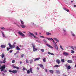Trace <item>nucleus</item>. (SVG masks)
I'll return each instance as SVG.
<instances>
[{"label": "nucleus", "instance_id": "9", "mask_svg": "<svg viewBox=\"0 0 76 76\" xmlns=\"http://www.w3.org/2000/svg\"><path fill=\"white\" fill-rule=\"evenodd\" d=\"M30 34L31 35V36H34V38H38V37H37L36 36H35V35L34 34H33V33H31L30 32H29Z\"/></svg>", "mask_w": 76, "mask_h": 76}, {"label": "nucleus", "instance_id": "29", "mask_svg": "<svg viewBox=\"0 0 76 76\" xmlns=\"http://www.w3.org/2000/svg\"><path fill=\"white\" fill-rule=\"evenodd\" d=\"M60 48L61 50H64V49L63 48V47H62V46H61V45H60Z\"/></svg>", "mask_w": 76, "mask_h": 76}, {"label": "nucleus", "instance_id": "55", "mask_svg": "<svg viewBox=\"0 0 76 76\" xmlns=\"http://www.w3.org/2000/svg\"><path fill=\"white\" fill-rule=\"evenodd\" d=\"M23 57V54H22L21 55V57L22 58Z\"/></svg>", "mask_w": 76, "mask_h": 76}, {"label": "nucleus", "instance_id": "56", "mask_svg": "<svg viewBox=\"0 0 76 76\" xmlns=\"http://www.w3.org/2000/svg\"><path fill=\"white\" fill-rule=\"evenodd\" d=\"M19 53V51H17L16 53H17V54H18V53Z\"/></svg>", "mask_w": 76, "mask_h": 76}, {"label": "nucleus", "instance_id": "25", "mask_svg": "<svg viewBox=\"0 0 76 76\" xmlns=\"http://www.w3.org/2000/svg\"><path fill=\"white\" fill-rule=\"evenodd\" d=\"M46 35H51V34L50 33L47 32L46 33Z\"/></svg>", "mask_w": 76, "mask_h": 76}, {"label": "nucleus", "instance_id": "43", "mask_svg": "<svg viewBox=\"0 0 76 76\" xmlns=\"http://www.w3.org/2000/svg\"><path fill=\"white\" fill-rule=\"evenodd\" d=\"M26 63H28V59L26 60Z\"/></svg>", "mask_w": 76, "mask_h": 76}, {"label": "nucleus", "instance_id": "20", "mask_svg": "<svg viewBox=\"0 0 76 76\" xmlns=\"http://www.w3.org/2000/svg\"><path fill=\"white\" fill-rule=\"evenodd\" d=\"M40 59V58H35L34 59V61H37V60H39Z\"/></svg>", "mask_w": 76, "mask_h": 76}, {"label": "nucleus", "instance_id": "21", "mask_svg": "<svg viewBox=\"0 0 76 76\" xmlns=\"http://www.w3.org/2000/svg\"><path fill=\"white\" fill-rule=\"evenodd\" d=\"M2 58H3L4 57V53H2L1 54Z\"/></svg>", "mask_w": 76, "mask_h": 76}, {"label": "nucleus", "instance_id": "26", "mask_svg": "<svg viewBox=\"0 0 76 76\" xmlns=\"http://www.w3.org/2000/svg\"><path fill=\"white\" fill-rule=\"evenodd\" d=\"M38 66H39L41 67H43L44 66L42 64H38Z\"/></svg>", "mask_w": 76, "mask_h": 76}, {"label": "nucleus", "instance_id": "59", "mask_svg": "<svg viewBox=\"0 0 76 76\" xmlns=\"http://www.w3.org/2000/svg\"><path fill=\"white\" fill-rule=\"evenodd\" d=\"M37 42H40L39 41H38L37 40Z\"/></svg>", "mask_w": 76, "mask_h": 76}, {"label": "nucleus", "instance_id": "40", "mask_svg": "<svg viewBox=\"0 0 76 76\" xmlns=\"http://www.w3.org/2000/svg\"><path fill=\"white\" fill-rule=\"evenodd\" d=\"M30 63L31 64L32 63V62H33V60H30Z\"/></svg>", "mask_w": 76, "mask_h": 76}, {"label": "nucleus", "instance_id": "3", "mask_svg": "<svg viewBox=\"0 0 76 76\" xmlns=\"http://www.w3.org/2000/svg\"><path fill=\"white\" fill-rule=\"evenodd\" d=\"M52 41L53 42V45H53L54 47L55 48L56 50H58V46H57V45L56 43L54 40H53Z\"/></svg>", "mask_w": 76, "mask_h": 76}, {"label": "nucleus", "instance_id": "1", "mask_svg": "<svg viewBox=\"0 0 76 76\" xmlns=\"http://www.w3.org/2000/svg\"><path fill=\"white\" fill-rule=\"evenodd\" d=\"M5 68L6 66L4 65L1 66V68H0V70H1V72H3V71H4V73L7 72V71L4 69Z\"/></svg>", "mask_w": 76, "mask_h": 76}, {"label": "nucleus", "instance_id": "11", "mask_svg": "<svg viewBox=\"0 0 76 76\" xmlns=\"http://www.w3.org/2000/svg\"><path fill=\"white\" fill-rule=\"evenodd\" d=\"M6 45H1V47L2 48H6Z\"/></svg>", "mask_w": 76, "mask_h": 76}, {"label": "nucleus", "instance_id": "31", "mask_svg": "<svg viewBox=\"0 0 76 76\" xmlns=\"http://www.w3.org/2000/svg\"><path fill=\"white\" fill-rule=\"evenodd\" d=\"M43 62L45 63V62H46V59L45 58H44L43 59Z\"/></svg>", "mask_w": 76, "mask_h": 76}, {"label": "nucleus", "instance_id": "48", "mask_svg": "<svg viewBox=\"0 0 76 76\" xmlns=\"http://www.w3.org/2000/svg\"><path fill=\"white\" fill-rule=\"evenodd\" d=\"M31 23L32 25H35V24H34V23L33 22H31Z\"/></svg>", "mask_w": 76, "mask_h": 76}, {"label": "nucleus", "instance_id": "23", "mask_svg": "<svg viewBox=\"0 0 76 76\" xmlns=\"http://www.w3.org/2000/svg\"><path fill=\"white\" fill-rule=\"evenodd\" d=\"M49 72L53 74L54 73V71L53 70H49Z\"/></svg>", "mask_w": 76, "mask_h": 76}, {"label": "nucleus", "instance_id": "27", "mask_svg": "<svg viewBox=\"0 0 76 76\" xmlns=\"http://www.w3.org/2000/svg\"><path fill=\"white\" fill-rule=\"evenodd\" d=\"M71 69V67H70V65H69L67 67V69L69 70V69Z\"/></svg>", "mask_w": 76, "mask_h": 76}, {"label": "nucleus", "instance_id": "35", "mask_svg": "<svg viewBox=\"0 0 76 76\" xmlns=\"http://www.w3.org/2000/svg\"><path fill=\"white\" fill-rule=\"evenodd\" d=\"M71 53H75V51L73 50H72L71 51Z\"/></svg>", "mask_w": 76, "mask_h": 76}, {"label": "nucleus", "instance_id": "33", "mask_svg": "<svg viewBox=\"0 0 76 76\" xmlns=\"http://www.w3.org/2000/svg\"><path fill=\"white\" fill-rule=\"evenodd\" d=\"M61 61H62V62H63V63H64V60L63 59H61Z\"/></svg>", "mask_w": 76, "mask_h": 76}, {"label": "nucleus", "instance_id": "18", "mask_svg": "<svg viewBox=\"0 0 76 76\" xmlns=\"http://www.w3.org/2000/svg\"><path fill=\"white\" fill-rule=\"evenodd\" d=\"M56 73H57L58 74H60V71H59V70H56Z\"/></svg>", "mask_w": 76, "mask_h": 76}, {"label": "nucleus", "instance_id": "60", "mask_svg": "<svg viewBox=\"0 0 76 76\" xmlns=\"http://www.w3.org/2000/svg\"><path fill=\"white\" fill-rule=\"evenodd\" d=\"M37 70H39V69L38 67H37Z\"/></svg>", "mask_w": 76, "mask_h": 76}, {"label": "nucleus", "instance_id": "42", "mask_svg": "<svg viewBox=\"0 0 76 76\" xmlns=\"http://www.w3.org/2000/svg\"><path fill=\"white\" fill-rule=\"evenodd\" d=\"M9 72H11L12 73L13 72V71H12L10 69L9 70Z\"/></svg>", "mask_w": 76, "mask_h": 76}, {"label": "nucleus", "instance_id": "14", "mask_svg": "<svg viewBox=\"0 0 76 76\" xmlns=\"http://www.w3.org/2000/svg\"><path fill=\"white\" fill-rule=\"evenodd\" d=\"M6 58H4V59L3 60V63H6Z\"/></svg>", "mask_w": 76, "mask_h": 76}, {"label": "nucleus", "instance_id": "16", "mask_svg": "<svg viewBox=\"0 0 76 76\" xmlns=\"http://www.w3.org/2000/svg\"><path fill=\"white\" fill-rule=\"evenodd\" d=\"M47 46H48V47H49V48H53V47H52L49 45L47 44Z\"/></svg>", "mask_w": 76, "mask_h": 76}, {"label": "nucleus", "instance_id": "13", "mask_svg": "<svg viewBox=\"0 0 76 76\" xmlns=\"http://www.w3.org/2000/svg\"><path fill=\"white\" fill-rule=\"evenodd\" d=\"M67 62L68 63H72V60H68Z\"/></svg>", "mask_w": 76, "mask_h": 76}, {"label": "nucleus", "instance_id": "47", "mask_svg": "<svg viewBox=\"0 0 76 76\" xmlns=\"http://www.w3.org/2000/svg\"><path fill=\"white\" fill-rule=\"evenodd\" d=\"M45 71L46 72H47V69H45Z\"/></svg>", "mask_w": 76, "mask_h": 76}, {"label": "nucleus", "instance_id": "63", "mask_svg": "<svg viewBox=\"0 0 76 76\" xmlns=\"http://www.w3.org/2000/svg\"><path fill=\"white\" fill-rule=\"evenodd\" d=\"M74 7H76V5H74Z\"/></svg>", "mask_w": 76, "mask_h": 76}, {"label": "nucleus", "instance_id": "24", "mask_svg": "<svg viewBox=\"0 0 76 76\" xmlns=\"http://www.w3.org/2000/svg\"><path fill=\"white\" fill-rule=\"evenodd\" d=\"M30 73H32V69L31 68H30Z\"/></svg>", "mask_w": 76, "mask_h": 76}, {"label": "nucleus", "instance_id": "8", "mask_svg": "<svg viewBox=\"0 0 76 76\" xmlns=\"http://www.w3.org/2000/svg\"><path fill=\"white\" fill-rule=\"evenodd\" d=\"M69 53L66 52H63V55L65 56H69Z\"/></svg>", "mask_w": 76, "mask_h": 76}, {"label": "nucleus", "instance_id": "37", "mask_svg": "<svg viewBox=\"0 0 76 76\" xmlns=\"http://www.w3.org/2000/svg\"><path fill=\"white\" fill-rule=\"evenodd\" d=\"M41 51H42V52H44V49H41Z\"/></svg>", "mask_w": 76, "mask_h": 76}, {"label": "nucleus", "instance_id": "61", "mask_svg": "<svg viewBox=\"0 0 76 76\" xmlns=\"http://www.w3.org/2000/svg\"><path fill=\"white\" fill-rule=\"evenodd\" d=\"M7 50H9V48H7Z\"/></svg>", "mask_w": 76, "mask_h": 76}, {"label": "nucleus", "instance_id": "22", "mask_svg": "<svg viewBox=\"0 0 76 76\" xmlns=\"http://www.w3.org/2000/svg\"><path fill=\"white\" fill-rule=\"evenodd\" d=\"M1 33L2 34V35L3 37H4V38H6V36L4 35V32H2Z\"/></svg>", "mask_w": 76, "mask_h": 76}, {"label": "nucleus", "instance_id": "38", "mask_svg": "<svg viewBox=\"0 0 76 76\" xmlns=\"http://www.w3.org/2000/svg\"><path fill=\"white\" fill-rule=\"evenodd\" d=\"M43 41L45 43H46V42H47V41H46V40H45V39H43Z\"/></svg>", "mask_w": 76, "mask_h": 76}, {"label": "nucleus", "instance_id": "49", "mask_svg": "<svg viewBox=\"0 0 76 76\" xmlns=\"http://www.w3.org/2000/svg\"><path fill=\"white\" fill-rule=\"evenodd\" d=\"M23 70L24 71V70H25V68L24 67L23 69Z\"/></svg>", "mask_w": 76, "mask_h": 76}, {"label": "nucleus", "instance_id": "58", "mask_svg": "<svg viewBox=\"0 0 76 76\" xmlns=\"http://www.w3.org/2000/svg\"><path fill=\"white\" fill-rule=\"evenodd\" d=\"M65 67H67V64L65 65Z\"/></svg>", "mask_w": 76, "mask_h": 76}, {"label": "nucleus", "instance_id": "36", "mask_svg": "<svg viewBox=\"0 0 76 76\" xmlns=\"http://www.w3.org/2000/svg\"><path fill=\"white\" fill-rule=\"evenodd\" d=\"M27 73H28V74H29L30 73V71H29V70H27Z\"/></svg>", "mask_w": 76, "mask_h": 76}, {"label": "nucleus", "instance_id": "17", "mask_svg": "<svg viewBox=\"0 0 76 76\" xmlns=\"http://www.w3.org/2000/svg\"><path fill=\"white\" fill-rule=\"evenodd\" d=\"M12 73H17V71L13 70L12 71Z\"/></svg>", "mask_w": 76, "mask_h": 76}, {"label": "nucleus", "instance_id": "32", "mask_svg": "<svg viewBox=\"0 0 76 76\" xmlns=\"http://www.w3.org/2000/svg\"><path fill=\"white\" fill-rule=\"evenodd\" d=\"M1 29H2V30H4L5 29V28L4 27H2L1 28Z\"/></svg>", "mask_w": 76, "mask_h": 76}, {"label": "nucleus", "instance_id": "54", "mask_svg": "<svg viewBox=\"0 0 76 76\" xmlns=\"http://www.w3.org/2000/svg\"><path fill=\"white\" fill-rule=\"evenodd\" d=\"M35 35H38V33H37V32H36V33H35Z\"/></svg>", "mask_w": 76, "mask_h": 76}, {"label": "nucleus", "instance_id": "7", "mask_svg": "<svg viewBox=\"0 0 76 76\" xmlns=\"http://www.w3.org/2000/svg\"><path fill=\"white\" fill-rule=\"evenodd\" d=\"M8 45H9V47L11 48H15V46L14 45H11L10 43H9L8 44Z\"/></svg>", "mask_w": 76, "mask_h": 76}, {"label": "nucleus", "instance_id": "30", "mask_svg": "<svg viewBox=\"0 0 76 76\" xmlns=\"http://www.w3.org/2000/svg\"><path fill=\"white\" fill-rule=\"evenodd\" d=\"M16 49L17 50H20V48H19V47H18V46H17L16 47Z\"/></svg>", "mask_w": 76, "mask_h": 76}, {"label": "nucleus", "instance_id": "15", "mask_svg": "<svg viewBox=\"0 0 76 76\" xmlns=\"http://www.w3.org/2000/svg\"><path fill=\"white\" fill-rule=\"evenodd\" d=\"M13 68L14 69H19V68L18 66H13Z\"/></svg>", "mask_w": 76, "mask_h": 76}, {"label": "nucleus", "instance_id": "39", "mask_svg": "<svg viewBox=\"0 0 76 76\" xmlns=\"http://www.w3.org/2000/svg\"><path fill=\"white\" fill-rule=\"evenodd\" d=\"M71 48H72V50H75V48H74V47H73V46H71Z\"/></svg>", "mask_w": 76, "mask_h": 76}, {"label": "nucleus", "instance_id": "57", "mask_svg": "<svg viewBox=\"0 0 76 76\" xmlns=\"http://www.w3.org/2000/svg\"><path fill=\"white\" fill-rule=\"evenodd\" d=\"M64 10H66H66H67V9L64 8Z\"/></svg>", "mask_w": 76, "mask_h": 76}, {"label": "nucleus", "instance_id": "41", "mask_svg": "<svg viewBox=\"0 0 76 76\" xmlns=\"http://www.w3.org/2000/svg\"><path fill=\"white\" fill-rule=\"evenodd\" d=\"M40 38H45L44 37L42 36H40Z\"/></svg>", "mask_w": 76, "mask_h": 76}, {"label": "nucleus", "instance_id": "62", "mask_svg": "<svg viewBox=\"0 0 76 76\" xmlns=\"http://www.w3.org/2000/svg\"><path fill=\"white\" fill-rule=\"evenodd\" d=\"M17 54V53H15V54H14V55H16V54Z\"/></svg>", "mask_w": 76, "mask_h": 76}, {"label": "nucleus", "instance_id": "53", "mask_svg": "<svg viewBox=\"0 0 76 76\" xmlns=\"http://www.w3.org/2000/svg\"><path fill=\"white\" fill-rule=\"evenodd\" d=\"M9 49L7 50V51H9V50H10V48H8Z\"/></svg>", "mask_w": 76, "mask_h": 76}, {"label": "nucleus", "instance_id": "10", "mask_svg": "<svg viewBox=\"0 0 76 76\" xmlns=\"http://www.w3.org/2000/svg\"><path fill=\"white\" fill-rule=\"evenodd\" d=\"M63 31H64L63 33L64 34V35H66V34H67V33H66V29H63Z\"/></svg>", "mask_w": 76, "mask_h": 76}, {"label": "nucleus", "instance_id": "50", "mask_svg": "<svg viewBox=\"0 0 76 76\" xmlns=\"http://www.w3.org/2000/svg\"><path fill=\"white\" fill-rule=\"evenodd\" d=\"M20 64H21L22 63V61H20Z\"/></svg>", "mask_w": 76, "mask_h": 76}, {"label": "nucleus", "instance_id": "34", "mask_svg": "<svg viewBox=\"0 0 76 76\" xmlns=\"http://www.w3.org/2000/svg\"><path fill=\"white\" fill-rule=\"evenodd\" d=\"M59 67V66L57 65H56L54 66V67Z\"/></svg>", "mask_w": 76, "mask_h": 76}, {"label": "nucleus", "instance_id": "45", "mask_svg": "<svg viewBox=\"0 0 76 76\" xmlns=\"http://www.w3.org/2000/svg\"><path fill=\"white\" fill-rule=\"evenodd\" d=\"M66 12H69V10L66 9Z\"/></svg>", "mask_w": 76, "mask_h": 76}, {"label": "nucleus", "instance_id": "44", "mask_svg": "<svg viewBox=\"0 0 76 76\" xmlns=\"http://www.w3.org/2000/svg\"><path fill=\"white\" fill-rule=\"evenodd\" d=\"M12 62V63H15V60H13Z\"/></svg>", "mask_w": 76, "mask_h": 76}, {"label": "nucleus", "instance_id": "19", "mask_svg": "<svg viewBox=\"0 0 76 76\" xmlns=\"http://www.w3.org/2000/svg\"><path fill=\"white\" fill-rule=\"evenodd\" d=\"M71 32L72 34V35L73 37H75V34L73 33L72 31H71Z\"/></svg>", "mask_w": 76, "mask_h": 76}, {"label": "nucleus", "instance_id": "64", "mask_svg": "<svg viewBox=\"0 0 76 76\" xmlns=\"http://www.w3.org/2000/svg\"><path fill=\"white\" fill-rule=\"evenodd\" d=\"M75 67H76V64L75 65Z\"/></svg>", "mask_w": 76, "mask_h": 76}, {"label": "nucleus", "instance_id": "28", "mask_svg": "<svg viewBox=\"0 0 76 76\" xmlns=\"http://www.w3.org/2000/svg\"><path fill=\"white\" fill-rule=\"evenodd\" d=\"M48 54H51V55H52V56H54V54L53 53H50L49 52H48Z\"/></svg>", "mask_w": 76, "mask_h": 76}, {"label": "nucleus", "instance_id": "2", "mask_svg": "<svg viewBox=\"0 0 76 76\" xmlns=\"http://www.w3.org/2000/svg\"><path fill=\"white\" fill-rule=\"evenodd\" d=\"M47 39H48V40H50V41H51V39L53 41H54V40H55L57 42H59V40H58V39L57 38H53V39H52V38H48V37H47L46 38Z\"/></svg>", "mask_w": 76, "mask_h": 76}, {"label": "nucleus", "instance_id": "51", "mask_svg": "<svg viewBox=\"0 0 76 76\" xmlns=\"http://www.w3.org/2000/svg\"><path fill=\"white\" fill-rule=\"evenodd\" d=\"M0 63H3V62L2 61H0Z\"/></svg>", "mask_w": 76, "mask_h": 76}, {"label": "nucleus", "instance_id": "46", "mask_svg": "<svg viewBox=\"0 0 76 76\" xmlns=\"http://www.w3.org/2000/svg\"><path fill=\"white\" fill-rule=\"evenodd\" d=\"M12 50H11L10 51V53H12Z\"/></svg>", "mask_w": 76, "mask_h": 76}, {"label": "nucleus", "instance_id": "52", "mask_svg": "<svg viewBox=\"0 0 76 76\" xmlns=\"http://www.w3.org/2000/svg\"><path fill=\"white\" fill-rule=\"evenodd\" d=\"M16 44V42H14V43L13 44V45H15Z\"/></svg>", "mask_w": 76, "mask_h": 76}, {"label": "nucleus", "instance_id": "6", "mask_svg": "<svg viewBox=\"0 0 76 76\" xmlns=\"http://www.w3.org/2000/svg\"><path fill=\"white\" fill-rule=\"evenodd\" d=\"M18 34L22 36V37H24L25 36V34H24L22 32H21V31H18Z\"/></svg>", "mask_w": 76, "mask_h": 76}, {"label": "nucleus", "instance_id": "4", "mask_svg": "<svg viewBox=\"0 0 76 76\" xmlns=\"http://www.w3.org/2000/svg\"><path fill=\"white\" fill-rule=\"evenodd\" d=\"M20 21L21 23L20 25L21 27V28H25L26 26L25 25H24V22L21 20H20Z\"/></svg>", "mask_w": 76, "mask_h": 76}, {"label": "nucleus", "instance_id": "5", "mask_svg": "<svg viewBox=\"0 0 76 76\" xmlns=\"http://www.w3.org/2000/svg\"><path fill=\"white\" fill-rule=\"evenodd\" d=\"M31 45L32 46V47L33 48V50L34 52L35 51H37V49L36 48H35V45L33 43L31 44Z\"/></svg>", "mask_w": 76, "mask_h": 76}, {"label": "nucleus", "instance_id": "12", "mask_svg": "<svg viewBox=\"0 0 76 76\" xmlns=\"http://www.w3.org/2000/svg\"><path fill=\"white\" fill-rule=\"evenodd\" d=\"M56 62L57 63H58V64L60 63V60H59V59H57L56 61Z\"/></svg>", "mask_w": 76, "mask_h": 76}]
</instances>
